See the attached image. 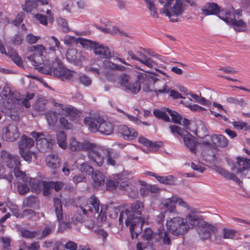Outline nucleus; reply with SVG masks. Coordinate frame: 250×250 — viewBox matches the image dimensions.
<instances>
[{"instance_id":"f257e3e1","label":"nucleus","mask_w":250,"mask_h":250,"mask_svg":"<svg viewBox=\"0 0 250 250\" xmlns=\"http://www.w3.org/2000/svg\"><path fill=\"white\" fill-rule=\"evenodd\" d=\"M144 212L143 203L137 201L131 204L129 208L120 213L119 224H123V219L125 220L126 226L129 228L132 239L137 238L142 231V226L147 218Z\"/></svg>"},{"instance_id":"f03ea898","label":"nucleus","mask_w":250,"mask_h":250,"mask_svg":"<svg viewBox=\"0 0 250 250\" xmlns=\"http://www.w3.org/2000/svg\"><path fill=\"white\" fill-rule=\"evenodd\" d=\"M136 82L140 85L141 87L142 85L143 89L146 92L154 91L158 95V93H168L169 91L167 89V86L163 84V81L149 74L140 73L137 76Z\"/></svg>"},{"instance_id":"7ed1b4c3","label":"nucleus","mask_w":250,"mask_h":250,"mask_svg":"<svg viewBox=\"0 0 250 250\" xmlns=\"http://www.w3.org/2000/svg\"><path fill=\"white\" fill-rule=\"evenodd\" d=\"M81 43L84 47H89L95 55L101 59H109L112 58L114 61L126 62L122 58L121 55L114 51L111 52L108 47L104 44H100L97 42L88 40H82Z\"/></svg>"},{"instance_id":"20e7f679","label":"nucleus","mask_w":250,"mask_h":250,"mask_svg":"<svg viewBox=\"0 0 250 250\" xmlns=\"http://www.w3.org/2000/svg\"><path fill=\"white\" fill-rule=\"evenodd\" d=\"M147 54L148 56L140 50H129L127 52L128 57L126 60L127 61H137L140 62H155L157 61H160L163 62L167 61L169 62H178L173 59L169 60L167 57L160 55L150 50L147 51Z\"/></svg>"},{"instance_id":"39448f33","label":"nucleus","mask_w":250,"mask_h":250,"mask_svg":"<svg viewBox=\"0 0 250 250\" xmlns=\"http://www.w3.org/2000/svg\"><path fill=\"white\" fill-rule=\"evenodd\" d=\"M107 206L103 205L99 208V201L94 196L92 195L88 200L83 202L78 209L80 213L83 212V215H87L88 212H94L97 214V220L100 222H105L106 220L105 211Z\"/></svg>"},{"instance_id":"423d86ee","label":"nucleus","mask_w":250,"mask_h":250,"mask_svg":"<svg viewBox=\"0 0 250 250\" xmlns=\"http://www.w3.org/2000/svg\"><path fill=\"white\" fill-rule=\"evenodd\" d=\"M84 123L89 126L91 131H99L106 135L112 133L114 126L111 123L104 120L99 115L87 117L83 120Z\"/></svg>"},{"instance_id":"0eeeda50","label":"nucleus","mask_w":250,"mask_h":250,"mask_svg":"<svg viewBox=\"0 0 250 250\" xmlns=\"http://www.w3.org/2000/svg\"><path fill=\"white\" fill-rule=\"evenodd\" d=\"M167 217L166 227L169 232L173 235L180 236L184 235L188 230V226L186 223L183 217L176 214Z\"/></svg>"},{"instance_id":"6e6552de","label":"nucleus","mask_w":250,"mask_h":250,"mask_svg":"<svg viewBox=\"0 0 250 250\" xmlns=\"http://www.w3.org/2000/svg\"><path fill=\"white\" fill-rule=\"evenodd\" d=\"M219 18L226 23L233 26L235 30L242 32L247 29V24L242 20H237L235 17L234 9L230 7L227 10H223Z\"/></svg>"},{"instance_id":"1a4fd4ad","label":"nucleus","mask_w":250,"mask_h":250,"mask_svg":"<svg viewBox=\"0 0 250 250\" xmlns=\"http://www.w3.org/2000/svg\"><path fill=\"white\" fill-rule=\"evenodd\" d=\"M169 128L171 133H176L180 136L183 139L185 145L192 153H196L197 141L193 136L189 133L188 130H184V129L175 125H170Z\"/></svg>"},{"instance_id":"9d476101","label":"nucleus","mask_w":250,"mask_h":250,"mask_svg":"<svg viewBox=\"0 0 250 250\" xmlns=\"http://www.w3.org/2000/svg\"><path fill=\"white\" fill-rule=\"evenodd\" d=\"M174 0H166L164 4L163 13L166 14L172 22H177L179 21V17L184 11L182 0H176L173 6L169 9L170 3Z\"/></svg>"},{"instance_id":"9b49d317","label":"nucleus","mask_w":250,"mask_h":250,"mask_svg":"<svg viewBox=\"0 0 250 250\" xmlns=\"http://www.w3.org/2000/svg\"><path fill=\"white\" fill-rule=\"evenodd\" d=\"M89 148L87 150V155L93 164L101 167L104 163L107 149L98 147L95 144L90 143Z\"/></svg>"},{"instance_id":"f8f14e48","label":"nucleus","mask_w":250,"mask_h":250,"mask_svg":"<svg viewBox=\"0 0 250 250\" xmlns=\"http://www.w3.org/2000/svg\"><path fill=\"white\" fill-rule=\"evenodd\" d=\"M127 68L124 65H119L117 63H103L102 67H97L92 65L91 66L86 67L85 69L87 72L99 75L100 73L107 74L110 70L116 69L120 71H124L126 70Z\"/></svg>"},{"instance_id":"ddd939ff","label":"nucleus","mask_w":250,"mask_h":250,"mask_svg":"<svg viewBox=\"0 0 250 250\" xmlns=\"http://www.w3.org/2000/svg\"><path fill=\"white\" fill-rule=\"evenodd\" d=\"M185 221L188 226V229L190 227L191 228L198 227L200 225H203L205 224V221L203 216L200 212L195 208H190V210L187 212L185 216Z\"/></svg>"},{"instance_id":"4468645a","label":"nucleus","mask_w":250,"mask_h":250,"mask_svg":"<svg viewBox=\"0 0 250 250\" xmlns=\"http://www.w3.org/2000/svg\"><path fill=\"white\" fill-rule=\"evenodd\" d=\"M236 174L242 180L250 179V159L244 158H238L237 165L234 167Z\"/></svg>"},{"instance_id":"2eb2a0df","label":"nucleus","mask_w":250,"mask_h":250,"mask_svg":"<svg viewBox=\"0 0 250 250\" xmlns=\"http://www.w3.org/2000/svg\"><path fill=\"white\" fill-rule=\"evenodd\" d=\"M28 51L33 52V54L27 57V60L32 62H38L43 61L42 56L46 52V48L42 44H37L28 48Z\"/></svg>"},{"instance_id":"dca6fc26","label":"nucleus","mask_w":250,"mask_h":250,"mask_svg":"<svg viewBox=\"0 0 250 250\" xmlns=\"http://www.w3.org/2000/svg\"><path fill=\"white\" fill-rule=\"evenodd\" d=\"M54 207L58 220L59 222L60 228L64 230L70 228L71 225L68 222H64L63 219V213L62 208V204L60 199L58 197H54L53 199Z\"/></svg>"},{"instance_id":"f3484780","label":"nucleus","mask_w":250,"mask_h":250,"mask_svg":"<svg viewBox=\"0 0 250 250\" xmlns=\"http://www.w3.org/2000/svg\"><path fill=\"white\" fill-rule=\"evenodd\" d=\"M31 136L35 138L37 145L42 144V145L43 150L50 148V147L55 143V140L49 136H45L42 133H39L33 131L31 133Z\"/></svg>"},{"instance_id":"a211bd4d","label":"nucleus","mask_w":250,"mask_h":250,"mask_svg":"<svg viewBox=\"0 0 250 250\" xmlns=\"http://www.w3.org/2000/svg\"><path fill=\"white\" fill-rule=\"evenodd\" d=\"M2 133L4 138L9 142L16 141L20 136L18 126L14 124H10L4 127Z\"/></svg>"},{"instance_id":"6ab92c4d","label":"nucleus","mask_w":250,"mask_h":250,"mask_svg":"<svg viewBox=\"0 0 250 250\" xmlns=\"http://www.w3.org/2000/svg\"><path fill=\"white\" fill-rule=\"evenodd\" d=\"M198 228V233L202 240H206L210 238L211 234L217 231V228L205 221L203 225L199 226Z\"/></svg>"},{"instance_id":"aec40b11","label":"nucleus","mask_w":250,"mask_h":250,"mask_svg":"<svg viewBox=\"0 0 250 250\" xmlns=\"http://www.w3.org/2000/svg\"><path fill=\"white\" fill-rule=\"evenodd\" d=\"M53 66L52 74L54 75L61 77L63 80H70L73 74L70 70L63 66L62 63H54Z\"/></svg>"},{"instance_id":"412c9836","label":"nucleus","mask_w":250,"mask_h":250,"mask_svg":"<svg viewBox=\"0 0 250 250\" xmlns=\"http://www.w3.org/2000/svg\"><path fill=\"white\" fill-rule=\"evenodd\" d=\"M130 77L128 75H122L120 77V83L121 85L125 87L127 90L132 93H137L141 89L140 85L137 82L134 83H129Z\"/></svg>"},{"instance_id":"4be33fe9","label":"nucleus","mask_w":250,"mask_h":250,"mask_svg":"<svg viewBox=\"0 0 250 250\" xmlns=\"http://www.w3.org/2000/svg\"><path fill=\"white\" fill-rule=\"evenodd\" d=\"M176 197L172 196L171 198L165 199L162 201V204L167 209L165 211L167 217L169 216L170 214L178 215V212L176 209Z\"/></svg>"},{"instance_id":"5701e85b","label":"nucleus","mask_w":250,"mask_h":250,"mask_svg":"<svg viewBox=\"0 0 250 250\" xmlns=\"http://www.w3.org/2000/svg\"><path fill=\"white\" fill-rule=\"evenodd\" d=\"M90 143L89 141H87L81 143L74 138H71L69 141V148L72 151H87L88 148H89Z\"/></svg>"},{"instance_id":"b1692460","label":"nucleus","mask_w":250,"mask_h":250,"mask_svg":"<svg viewBox=\"0 0 250 250\" xmlns=\"http://www.w3.org/2000/svg\"><path fill=\"white\" fill-rule=\"evenodd\" d=\"M7 51L6 50L4 46L1 42H0V52L9 57L14 62H22L21 57L18 52L11 47H8Z\"/></svg>"},{"instance_id":"393cba45","label":"nucleus","mask_w":250,"mask_h":250,"mask_svg":"<svg viewBox=\"0 0 250 250\" xmlns=\"http://www.w3.org/2000/svg\"><path fill=\"white\" fill-rule=\"evenodd\" d=\"M227 9L228 8L223 9L221 10L220 6L217 4L212 2L207 3L202 10L205 16L215 15L219 17V16L221 14L222 11Z\"/></svg>"},{"instance_id":"a878e982","label":"nucleus","mask_w":250,"mask_h":250,"mask_svg":"<svg viewBox=\"0 0 250 250\" xmlns=\"http://www.w3.org/2000/svg\"><path fill=\"white\" fill-rule=\"evenodd\" d=\"M169 231H167L163 228H159L156 234H154L156 239L164 245L169 246L171 244Z\"/></svg>"},{"instance_id":"bb28decb","label":"nucleus","mask_w":250,"mask_h":250,"mask_svg":"<svg viewBox=\"0 0 250 250\" xmlns=\"http://www.w3.org/2000/svg\"><path fill=\"white\" fill-rule=\"evenodd\" d=\"M119 132L125 139L132 140L137 137V132L132 128H128L125 125H120L118 126Z\"/></svg>"},{"instance_id":"cd10ccee","label":"nucleus","mask_w":250,"mask_h":250,"mask_svg":"<svg viewBox=\"0 0 250 250\" xmlns=\"http://www.w3.org/2000/svg\"><path fill=\"white\" fill-rule=\"evenodd\" d=\"M207 137L209 138L214 145H216L218 146L225 147L229 144V141L222 135L214 134L212 136L208 135Z\"/></svg>"},{"instance_id":"c85d7f7f","label":"nucleus","mask_w":250,"mask_h":250,"mask_svg":"<svg viewBox=\"0 0 250 250\" xmlns=\"http://www.w3.org/2000/svg\"><path fill=\"white\" fill-rule=\"evenodd\" d=\"M34 144L35 142L32 138L23 135L18 143L19 149V150L30 149Z\"/></svg>"},{"instance_id":"c756f323","label":"nucleus","mask_w":250,"mask_h":250,"mask_svg":"<svg viewBox=\"0 0 250 250\" xmlns=\"http://www.w3.org/2000/svg\"><path fill=\"white\" fill-rule=\"evenodd\" d=\"M118 182L119 189L125 191L130 197H134L136 196V191L133 189V186L128 181H122L120 180Z\"/></svg>"},{"instance_id":"7c9ffc66","label":"nucleus","mask_w":250,"mask_h":250,"mask_svg":"<svg viewBox=\"0 0 250 250\" xmlns=\"http://www.w3.org/2000/svg\"><path fill=\"white\" fill-rule=\"evenodd\" d=\"M53 64L54 63H35L33 65L38 71L45 74L52 75Z\"/></svg>"},{"instance_id":"2f4dec72","label":"nucleus","mask_w":250,"mask_h":250,"mask_svg":"<svg viewBox=\"0 0 250 250\" xmlns=\"http://www.w3.org/2000/svg\"><path fill=\"white\" fill-rule=\"evenodd\" d=\"M47 166L52 168H57L60 166V159L56 154H50L46 158Z\"/></svg>"},{"instance_id":"473e14b6","label":"nucleus","mask_w":250,"mask_h":250,"mask_svg":"<svg viewBox=\"0 0 250 250\" xmlns=\"http://www.w3.org/2000/svg\"><path fill=\"white\" fill-rule=\"evenodd\" d=\"M120 153H114L110 151L107 149L105 157L106 158V164L108 166H115L116 165L117 161L120 157Z\"/></svg>"},{"instance_id":"72a5a7b5","label":"nucleus","mask_w":250,"mask_h":250,"mask_svg":"<svg viewBox=\"0 0 250 250\" xmlns=\"http://www.w3.org/2000/svg\"><path fill=\"white\" fill-rule=\"evenodd\" d=\"M216 171L228 179L232 180L236 182H240V179L236 175L221 167H217L216 168Z\"/></svg>"},{"instance_id":"f704fd0d","label":"nucleus","mask_w":250,"mask_h":250,"mask_svg":"<svg viewBox=\"0 0 250 250\" xmlns=\"http://www.w3.org/2000/svg\"><path fill=\"white\" fill-rule=\"evenodd\" d=\"M93 184L94 187H98L104 184L105 176L100 171L96 172L92 176Z\"/></svg>"},{"instance_id":"c9c22d12","label":"nucleus","mask_w":250,"mask_h":250,"mask_svg":"<svg viewBox=\"0 0 250 250\" xmlns=\"http://www.w3.org/2000/svg\"><path fill=\"white\" fill-rule=\"evenodd\" d=\"M38 6L37 2L34 0H25V3L21 5L23 11L27 13H31Z\"/></svg>"},{"instance_id":"e433bc0d","label":"nucleus","mask_w":250,"mask_h":250,"mask_svg":"<svg viewBox=\"0 0 250 250\" xmlns=\"http://www.w3.org/2000/svg\"><path fill=\"white\" fill-rule=\"evenodd\" d=\"M20 154L21 157L28 163L32 161V157L37 158L36 154L31 150L30 149L19 150Z\"/></svg>"},{"instance_id":"4c0bfd02","label":"nucleus","mask_w":250,"mask_h":250,"mask_svg":"<svg viewBox=\"0 0 250 250\" xmlns=\"http://www.w3.org/2000/svg\"><path fill=\"white\" fill-rule=\"evenodd\" d=\"M66 112L68 114L66 117H62L60 119V123L61 124L63 127L66 129H69L71 127V124L68 122L67 118L70 117V115H72L74 112L73 109L70 108H67Z\"/></svg>"},{"instance_id":"58836bf2","label":"nucleus","mask_w":250,"mask_h":250,"mask_svg":"<svg viewBox=\"0 0 250 250\" xmlns=\"http://www.w3.org/2000/svg\"><path fill=\"white\" fill-rule=\"evenodd\" d=\"M57 143L59 146L62 148L67 147L66 136L64 132L60 131L57 133Z\"/></svg>"},{"instance_id":"ea45409f","label":"nucleus","mask_w":250,"mask_h":250,"mask_svg":"<svg viewBox=\"0 0 250 250\" xmlns=\"http://www.w3.org/2000/svg\"><path fill=\"white\" fill-rule=\"evenodd\" d=\"M7 164V166L10 168H14V170L20 168L21 162L18 156L12 155L11 159Z\"/></svg>"},{"instance_id":"a19ab883","label":"nucleus","mask_w":250,"mask_h":250,"mask_svg":"<svg viewBox=\"0 0 250 250\" xmlns=\"http://www.w3.org/2000/svg\"><path fill=\"white\" fill-rule=\"evenodd\" d=\"M167 112L166 108H164L162 110L156 109L154 110L153 114L156 117L164 121L168 122L170 121V119L168 115L166 113Z\"/></svg>"},{"instance_id":"79ce46f5","label":"nucleus","mask_w":250,"mask_h":250,"mask_svg":"<svg viewBox=\"0 0 250 250\" xmlns=\"http://www.w3.org/2000/svg\"><path fill=\"white\" fill-rule=\"evenodd\" d=\"M46 120L50 125H54L57 123L58 117L57 113L54 111H49L45 114Z\"/></svg>"},{"instance_id":"37998d69","label":"nucleus","mask_w":250,"mask_h":250,"mask_svg":"<svg viewBox=\"0 0 250 250\" xmlns=\"http://www.w3.org/2000/svg\"><path fill=\"white\" fill-rule=\"evenodd\" d=\"M46 104L47 101L46 100L42 98H40L35 104L34 108L36 111H43L46 109Z\"/></svg>"},{"instance_id":"c03bdc74","label":"nucleus","mask_w":250,"mask_h":250,"mask_svg":"<svg viewBox=\"0 0 250 250\" xmlns=\"http://www.w3.org/2000/svg\"><path fill=\"white\" fill-rule=\"evenodd\" d=\"M150 12V15L154 18H158V14L157 11V9L156 8L153 1L152 0H144Z\"/></svg>"},{"instance_id":"a18cd8bd","label":"nucleus","mask_w":250,"mask_h":250,"mask_svg":"<svg viewBox=\"0 0 250 250\" xmlns=\"http://www.w3.org/2000/svg\"><path fill=\"white\" fill-rule=\"evenodd\" d=\"M49 43L51 45L49 47V49L54 52H55L56 50L55 47L57 48V49L58 50L62 48L60 45V41L55 36H51L50 37L49 39Z\"/></svg>"},{"instance_id":"49530a36","label":"nucleus","mask_w":250,"mask_h":250,"mask_svg":"<svg viewBox=\"0 0 250 250\" xmlns=\"http://www.w3.org/2000/svg\"><path fill=\"white\" fill-rule=\"evenodd\" d=\"M34 95H35L33 93H27L25 98H16V100L17 101H21L23 105H24L26 108H29L30 106V104L29 101L30 100L33 98Z\"/></svg>"},{"instance_id":"de8ad7c7","label":"nucleus","mask_w":250,"mask_h":250,"mask_svg":"<svg viewBox=\"0 0 250 250\" xmlns=\"http://www.w3.org/2000/svg\"><path fill=\"white\" fill-rule=\"evenodd\" d=\"M23 182H19L17 184L18 190L21 195H24L29 191V188L28 186V183L26 182V181Z\"/></svg>"},{"instance_id":"09e8293b","label":"nucleus","mask_w":250,"mask_h":250,"mask_svg":"<svg viewBox=\"0 0 250 250\" xmlns=\"http://www.w3.org/2000/svg\"><path fill=\"white\" fill-rule=\"evenodd\" d=\"M77 52L75 49H69L66 55V59L69 62H78L77 60Z\"/></svg>"},{"instance_id":"8fccbe9b","label":"nucleus","mask_w":250,"mask_h":250,"mask_svg":"<svg viewBox=\"0 0 250 250\" xmlns=\"http://www.w3.org/2000/svg\"><path fill=\"white\" fill-rule=\"evenodd\" d=\"M22 236L25 238L33 239L36 237L39 233L37 231H30L26 229H22L21 231Z\"/></svg>"},{"instance_id":"3c124183","label":"nucleus","mask_w":250,"mask_h":250,"mask_svg":"<svg viewBox=\"0 0 250 250\" xmlns=\"http://www.w3.org/2000/svg\"><path fill=\"white\" fill-rule=\"evenodd\" d=\"M80 170L82 172L88 175L93 174L94 172L93 167L87 163H83L81 165Z\"/></svg>"},{"instance_id":"603ef678","label":"nucleus","mask_w":250,"mask_h":250,"mask_svg":"<svg viewBox=\"0 0 250 250\" xmlns=\"http://www.w3.org/2000/svg\"><path fill=\"white\" fill-rule=\"evenodd\" d=\"M167 113L171 116L172 121L174 123H180L182 119L181 116L177 112L172 111L169 108H166Z\"/></svg>"},{"instance_id":"864d4df0","label":"nucleus","mask_w":250,"mask_h":250,"mask_svg":"<svg viewBox=\"0 0 250 250\" xmlns=\"http://www.w3.org/2000/svg\"><path fill=\"white\" fill-rule=\"evenodd\" d=\"M42 192L44 196H48L51 193V190L53 189L51 182L43 181L42 183Z\"/></svg>"},{"instance_id":"5fc2aeb1","label":"nucleus","mask_w":250,"mask_h":250,"mask_svg":"<svg viewBox=\"0 0 250 250\" xmlns=\"http://www.w3.org/2000/svg\"><path fill=\"white\" fill-rule=\"evenodd\" d=\"M156 179L161 183L170 185L174 182V177L171 175H169L167 176H157Z\"/></svg>"},{"instance_id":"6e6d98bb","label":"nucleus","mask_w":250,"mask_h":250,"mask_svg":"<svg viewBox=\"0 0 250 250\" xmlns=\"http://www.w3.org/2000/svg\"><path fill=\"white\" fill-rule=\"evenodd\" d=\"M12 155L5 150H2L0 154V164H5L7 165L11 159Z\"/></svg>"},{"instance_id":"4d7b16f0","label":"nucleus","mask_w":250,"mask_h":250,"mask_svg":"<svg viewBox=\"0 0 250 250\" xmlns=\"http://www.w3.org/2000/svg\"><path fill=\"white\" fill-rule=\"evenodd\" d=\"M14 174L18 180H21L22 182L26 181V182L28 183V179L29 178H27L25 173L20 170V168H18L14 170Z\"/></svg>"},{"instance_id":"13d9d810","label":"nucleus","mask_w":250,"mask_h":250,"mask_svg":"<svg viewBox=\"0 0 250 250\" xmlns=\"http://www.w3.org/2000/svg\"><path fill=\"white\" fill-rule=\"evenodd\" d=\"M39 202L38 198L34 195H31L26 198L25 205L29 208H33Z\"/></svg>"},{"instance_id":"bf43d9fd","label":"nucleus","mask_w":250,"mask_h":250,"mask_svg":"<svg viewBox=\"0 0 250 250\" xmlns=\"http://www.w3.org/2000/svg\"><path fill=\"white\" fill-rule=\"evenodd\" d=\"M57 22L58 24L62 27V30L63 32H67L69 31L68 23L64 19L61 17L58 18L57 19Z\"/></svg>"},{"instance_id":"052dcab7","label":"nucleus","mask_w":250,"mask_h":250,"mask_svg":"<svg viewBox=\"0 0 250 250\" xmlns=\"http://www.w3.org/2000/svg\"><path fill=\"white\" fill-rule=\"evenodd\" d=\"M28 184L31 186L32 189L35 192L40 190L39 188V182L35 179L29 178Z\"/></svg>"},{"instance_id":"680f3d73","label":"nucleus","mask_w":250,"mask_h":250,"mask_svg":"<svg viewBox=\"0 0 250 250\" xmlns=\"http://www.w3.org/2000/svg\"><path fill=\"white\" fill-rule=\"evenodd\" d=\"M33 17L36 20L38 21L41 24L43 25H47V18L46 16L41 14H37L34 15Z\"/></svg>"},{"instance_id":"e2e57ef3","label":"nucleus","mask_w":250,"mask_h":250,"mask_svg":"<svg viewBox=\"0 0 250 250\" xmlns=\"http://www.w3.org/2000/svg\"><path fill=\"white\" fill-rule=\"evenodd\" d=\"M41 39L40 36H36L32 34H28L26 36V41L30 44L36 43Z\"/></svg>"},{"instance_id":"0e129e2a","label":"nucleus","mask_w":250,"mask_h":250,"mask_svg":"<svg viewBox=\"0 0 250 250\" xmlns=\"http://www.w3.org/2000/svg\"><path fill=\"white\" fill-rule=\"evenodd\" d=\"M25 17V14L24 12H20L17 15L16 18L13 21V23L16 26L20 25L23 21Z\"/></svg>"},{"instance_id":"69168bd1","label":"nucleus","mask_w":250,"mask_h":250,"mask_svg":"<svg viewBox=\"0 0 250 250\" xmlns=\"http://www.w3.org/2000/svg\"><path fill=\"white\" fill-rule=\"evenodd\" d=\"M119 182L112 180L107 181L106 183L107 189L109 190H112L118 186Z\"/></svg>"},{"instance_id":"338daca9","label":"nucleus","mask_w":250,"mask_h":250,"mask_svg":"<svg viewBox=\"0 0 250 250\" xmlns=\"http://www.w3.org/2000/svg\"><path fill=\"white\" fill-rule=\"evenodd\" d=\"M235 231L227 229H223V236L225 239H232L235 234Z\"/></svg>"},{"instance_id":"774afa93","label":"nucleus","mask_w":250,"mask_h":250,"mask_svg":"<svg viewBox=\"0 0 250 250\" xmlns=\"http://www.w3.org/2000/svg\"><path fill=\"white\" fill-rule=\"evenodd\" d=\"M35 211L31 209H24L22 212V216L24 218L30 219L35 216Z\"/></svg>"}]
</instances>
